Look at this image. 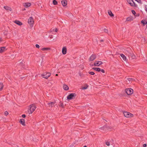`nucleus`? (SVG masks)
Masks as SVG:
<instances>
[{"mask_svg":"<svg viewBox=\"0 0 147 147\" xmlns=\"http://www.w3.org/2000/svg\"><path fill=\"white\" fill-rule=\"evenodd\" d=\"M127 54H128L129 57H130L132 59H134L135 58V56L131 49H129L127 50Z\"/></svg>","mask_w":147,"mask_h":147,"instance_id":"obj_1","label":"nucleus"},{"mask_svg":"<svg viewBox=\"0 0 147 147\" xmlns=\"http://www.w3.org/2000/svg\"><path fill=\"white\" fill-rule=\"evenodd\" d=\"M51 75V73H50L45 72L41 75L42 77L45 79H47Z\"/></svg>","mask_w":147,"mask_h":147,"instance_id":"obj_2","label":"nucleus"},{"mask_svg":"<svg viewBox=\"0 0 147 147\" xmlns=\"http://www.w3.org/2000/svg\"><path fill=\"white\" fill-rule=\"evenodd\" d=\"M36 107L34 104H32L30 106L29 109H28L30 111V114L32 113V112L35 110L36 109Z\"/></svg>","mask_w":147,"mask_h":147,"instance_id":"obj_3","label":"nucleus"},{"mask_svg":"<svg viewBox=\"0 0 147 147\" xmlns=\"http://www.w3.org/2000/svg\"><path fill=\"white\" fill-rule=\"evenodd\" d=\"M76 95L75 93L70 94L67 97V99L68 100H70L74 98H73Z\"/></svg>","mask_w":147,"mask_h":147,"instance_id":"obj_4","label":"nucleus"},{"mask_svg":"<svg viewBox=\"0 0 147 147\" xmlns=\"http://www.w3.org/2000/svg\"><path fill=\"white\" fill-rule=\"evenodd\" d=\"M124 116L126 117H130L133 116V115L130 113L125 112L123 113Z\"/></svg>","mask_w":147,"mask_h":147,"instance_id":"obj_5","label":"nucleus"},{"mask_svg":"<svg viewBox=\"0 0 147 147\" xmlns=\"http://www.w3.org/2000/svg\"><path fill=\"white\" fill-rule=\"evenodd\" d=\"M125 92L128 95H130L133 93V90L131 88L126 89L125 90Z\"/></svg>","mask_w":147,"mask_h":147,"instance_id":"obj_6","label":"nucleus"},{"mask_svg":"<svg viewBox=\"0 0 147 147\" xmlns=\"http://www.w3.org/2000/svg\"><path fill=\"white\" fill-rule=\"evenodd\" d=\"M127 1L131 6L135 7L137 6L133 0H127Z\"/></svg>","mask_w":147,"mask_h":147,"instance_id":"obj_7","label":"nucleus"},{"mask_svg":"<svg viewBox=\"0 0 147 147\" xmlns=\"http://www.w3.org/2000/svg\"><path fill=\"white\" fill-rule=\"evenodd\" d=\"M102 64V62L101 61H95L94 63V66H98Z\"/></svg>","mask_w":147,"mask_h":147,"instance_id":"obj_8","label":"nucleus"},{"mask_svg":"<svg viewBox=\"0 0 147 147\" xmlns=\"http://www.w3.org/2000/svg\"><path fill=\"white\" fill-rule=\"evenodd\" d=\"M96 56L95 54H92L90 57L89 58V60L92 61H93L96 59Z\"/></svg>","mask_w":147,"mask_h":147,"instance_id":"obj_9","label":"nucleus"},{"mask_svg":"<svg viewBox=\"0 0 147 147\" xmlns=\"http://www.w3.org/2000/svg\"><path fill=\"white\" fill-rule=\"evenodd\" d=\"M34 23V20L32 17H30L28 20V23L30 24H33Z\"/></svg>","mask_w":147,"mask_h":147,"instance_id":"obj_10","label":"nucleus"},{"mask_svg":"<svg viewBox=\"0 0 147 147\" xmlns=\"http://www.w3.org/2000/svg\"><path fill=\"white\" fill-rule=\"evenodd\" d=\"M55 103V102H51L50 103H47V106L49 107H52L54 106V104Z\"/></svg>","mask_w":147,"mask_h":147,"instance_id":"obj_11","label":"nucleus"},{"mask_svg":"<svg viewBox=\"0 0 147 147\" xmlns=\"http://www.w3.org/2000/svg\"><path fill=\"white\" fill-rule=\"evenodd\" d=\"M67 49L66 48L64 47L62 49V53L63 55H65L66 53Z\"/></svg>","mask_w":147,"mask_h":147,"instance_id":"obj_12","label":"nucleus"},{"mask_svg":"<svg viewBox=\"0 0 147 147\" xmlns=\"http://www.w3.org/2000/svg\"><path fill=\"white\" fill-rule=\"evenodd\" d=\"M19 122L22 125H25V120L24 119H20Z\"/></svg>","mask_w":147,"mask_h":147,"instance_id":"obj_13","label":"nucleus"},{"mask_svg":"<svg viewBox=\"0 0 147 147\" xmlns=\"http://www.w3.org/2000/svg\"><path fill=\"white\" fill-rule=\"evenodd\" d=\"M14 23H15L16 24H18V25L21 26L22 25V23L20 21L17 20H16L14 21Z\"/></svg>","mask_w":147,"mask_h":147,"instance_id":"obj_14","label":"nucleus"},{"mask_svg":"<svg viewBox=\"0 0 147 147\" xmlns=\"http://www.w3.org/2000/svg\"><path fill=\"white\" fill-rule=\"evenodd\" d=\"M6 50H7V49H6V48L5 47H0V53H2Z\"/></svg>","mask_w":147,"mask_h":147,"instance_id":"obj_15","label":"nucleus"},{"mask_svg":"<svg viewBox=\"0 0 147 147\" xmlns=\"http://www.w3.org/2000/svg\"><path fill=\"white\" fill-rule=\"evenodd\" d=\"M61 3L63 6H65L67 5V2L66 0H63L61 1Z\"/></svg>","mask_w":147,"mask_h":147,"instance_id":"obj_16","label":"nucleus"},{"mask_svg":"<svg viewBox=\"0 0 147 147\" xmlns=\"http://www.w3.org/2000/svg\"><path fill=\"white\" fill-rule=\"evenodd\" d=\"M120 55L122 57L123 60L125 61H126L127 59L126 56L123 54H121Z\"/></svg>","mask_w":147,"mask_h":147,"instance_id":"obj_17","label":"nucleus"},{"mask_svg":"<svg viewBox=\"0 0 147 147\" xmlns=\"http://www.w3.org/2000/svg\"><path fill=\"white\" fill-rule=\"evenodd\" d=\"M100 129L101 130V131H102V132L106 131V125H104L103 127H101Z\"/></svg>","mask_w":147,"mask_h":147,"instance_id":"obj_18","label":"nucleus"},{"mask_svg":"<svg viewBox=\"0 0 147 147\" xmlns=\"http://www.w3.org/2000/svg\"><path fill=\"white\" fill-rule=\"evenodd\" d=\"M31 3H25L24 6L26 7H29L31 5Z\"/></svg>","mask_w":147,"mask_h":147,"instance_id":"obj_19","label":"nucleus"},{"mask_svg":"<svg viewBox=\"0 0 147 147\" xmlns=\"http://www.w3.org/2000/svg\"><path fill=\"white\" fill-rule=\"evenodd\" d=\"M41 49V50H42L43 51H49V50H51V48H49V47L43 48H42Z\"/></svg>","mask_w":147,"mask_h":147,"instance_id":"obj_20","label":"nucleus"},{"mask_svg":"<svg viewBox=\"0 0 147 147\" xmlns=\"http://www.w3.org/2000/svg\"><path fill=\"white\" fill-rule=\"evenodd\" d=\"M141 23L143 24L144 26L146 24L147 25V22L145 20H142L141 21Z\"/></svg>","mask_w":147,"mask_h":147,"instance_id":"obj_21","label":"nucleus"},{"mask_svg":"<svg viewBox=\"0 0 147 147\" xmlns=\"http://www.w3.org/2000/svg\"><path fill=\"white\" fill-rule=\"evenodd\" d=\"M92 69L98 72L100 71L101 70L100 68L98 67H93Z\"/></svg>","mask_w":147,"mask_h":147,"instance_id":"obj_22","label":"nucleus"},{"mask_svg":"<svg viewBox=\"0 0 147 147\" xmlns=\"http://www.w3.org/2000/svg\"><path fill=\"white\" fill-rule=\"evenodd\" d=\"M63 89L65 90H68L69 88L68 86L66 85H63Z\"/></svg>","mask_w":147,"mask_h":147,"instance_id":"obj_23","label":"nucleus"},{"mask_svg":"<svg viewBox=\"0 0 147 147\" xmlns=\"http://www.w3.org/2000/svg\"><path fill=\"white\" fill-rule=\"evenodd\" d=\"M108 13L109 15L111 17H113L114 16L111 11H109Z\"/></svg>","mask_w":147,"mask_h":147,"instance_id":"obj_24","label":"nucleus"},{"mask_svg":"<svg viewBox=\"0 0 147 147\" xmlns=\"http://www.w3.org/2000/svg\"><path fill=\"white\" fill-rule=\"evenodd\" d=\"M4 9L6 10H9L10 11H11V8L9 7L8 6H4Z\"/></svg>","mask_w":147,"mask_h":147,"instance_id":"obj_25","label":"nucleus"},{"mask_svg":"<svg viewBox=\"0 0 147 147\" xmlns=\"http://www.w3.org/2000/svg\"><path fill=\"white\" fill-rule=\"evenodd\" d=\"M3 84L1 82H0V91L2 90L3 88Z\"/></svg>","mask_w":147,"mask_h":147,"instance_id":"obj_26","label":"nucleus"},{"mask_svg":"<svg viewBox=\"0 0 147 147\" xmlns=\"http://www.w3.org/2000/svg\"><path fill=\"white\" fill-rule=\"evenodd\" d=\"M53 3L54 5H57V2L56 0H53Z\"/></svg>","mask_w":147,"mask_h":147,"instance_id":"obj_27","label":"nucleus"},{"mask_svg":"<svg viewBox=\"0 0 147 147\" xmlns=\"http://www.w3.org/2000/svg\"><path fill=\"white\" fill-rule=\"evenodd\" d=\"M126 20L127 21H130L132 20V18L130 17H128L127 18Z\"/></svg>","mask_w":147,"mask_h":147,"instance_id":"obj_28","label":"nucleus"},{"mask_svg":"<svg viewBox=\"0 0 147 147\" xmlns=\"http://www.w3.org/2000/svg\"><path fill=\"white\" fill-rule=\"evenodd\" d=\"M59 106H60V107H61L62 108H64V107L63 104L62 102H61L60 103V104L59 105Z\"/></svg>","mask_w":147,"mask_h":147,"instance_id":"obj_29","label":"nucleus"},{"mask_svg":"<svg viewBox=\"0 0 147 147\" xmlns=\"http://www.w3.org/2000/svg\"><path fill=\"white\" fill-rule=\"evenodd\" d=\"M106 131L107 130H109L111 129L110 127L109 126H107L106 125Z\"/></svg>","mask_w":147,"mask_h":147,"instance_id":"obj_30","label":"nucleus"},{"mask_svg":"<svg viewBox=\"0 0 147 147\" xmlns=\"http://www.w3.org/2000/svg\"><path fill=\"white\" fill-rule=\"evenodd\" d=\"M131 12L135 16H136L135 15V14H136V12L134 10H132L131 11Z\"/></svg>","mask_w":147,"mask_h":147,"instance_id":"obj_31","label":"nucleus"},{"mask_svg":"<svg viewBox=\"0 0 147 147\" xmlns=\"http://www.w3.org/2000/svg\"><path fill=\"white\" fill-rule=\"evenodd\" d=\"M88 87V85H87L86 86L82 88V89L83 90H85Z\"/></svg>","mask_w":147,"mask_h":147,"instance_id":"obj_32","label":"nucleus"},{"mask_svg":"<svg viewBox=\"0 0 147 147\" xmlns=\"http://www.w3.org/2000/svg\"><path fill=\"white\" fill-rule=\"evenodd\" d=\"M88 73L91 75H94L95 74L92 71L89 72Z\"/></svg>","mask_w":147,"mask_h":147,"instance_id":"obj_33","label":"nucleus"},{"mask_svg":"<svg viewBox=\"0 0 147 147\" xmlns=\"http://www.w3.org/2000/svg\"><path fill=\"white\" fill-rule=\"evenodd\" d=\"M8 112L7 111H5L4 112V114L6 116H7L8 114Z\"/></svg>","mask_w":147,"mask_h":147,"instance_id":"obj_34","label":"nucleus"},{"mask_svg":"<svg viewBox=\"0 0 147 147\" xmlns=\"http://www.w3.org/2000/svg\"><path fill=\"white\" fill-rule=\"evenodd\" d=\"M104 32L106 33H107L108 31V30L106 28L104 29Z\"/></svg>","mask_w":147,"mask_h":147,"instance_id":"obj_35","label":"nucleus"},{"mask_svg":"<svg viewBox=\"0 0 147 147\" xmlns=\"http://www.w3.org/2000/svg\"><path fill=\"white\" fill-rule=\"evenodd\" d=\"M106 144L108 146H109L110 145V143L109 142H107L106 143Z\"/></svg>","mask_w":147,"mask_h":147,"instance_id":"obj_36","label":"nucleus"},{"mask_svg":"<svg viewBox=\"0 0 147 147\" xmlns=\"http://www.w3.org/2000/svg\"><path fill=\"white\" fill-rule=\"evenodd\" d=\"M35 46H36V47L37 48H39L40 47L39 45L38 44L36 45Z\"/></svg>","mask_w":147,"mask_h":147,"instance_id":"obj_37","label":"nucleus"},{"mask_svg":"<svg viewBox=\"0 0 147 147\" xmlns=\"http://www.w3.org/2000/svg\"><path fill=\"white\" fill-rule=\"evenodd\" d=\"M137 2L139 3H141V0H135Z\"/></svg>","mask_w":147,"mask_h":147,"instance_id":"obj_38","label":"nucleus"},{"mask_svg":"<svg viewBox=\"0 0 147 147\" xmlns=\"http://www.w3.org/2000/svg\"><path fill=\"white\" fill-rule=\"evenodd\" d=\"M100 71H101L103 73H105V71L103 69H101V70H100Z\"/></svg>","mask_w":147,"mask_h":147,"instance_id":"obj_39","label":"nucleus"},{"mask_svg":"<svg viewBox=\"0 0 147 147\" xmlns=\"http://www.w3.org/2000/svg\"><path fill=\"white\" fill-rule=\"evenodd\" d=\"M26 117V115L25 114H23L22 115V117L23 118H25Z\"/></svg>","mask_w":147,"mask_h":147,"instance_id":"obj_40","label":"nucleus"},{"mask_svg":"<svg viewBox=\"0 0 147 147\" xmlns=\"http://www.w3.org/2000/svg\"><path fill=\"white\" fill-rule=\"evenodd\" d=\"M147 145L146 144H144L143 145V147H146V146Z\"/></svg>","mask_w":147,"mask_h":147,"instance_id":"obj_41","label":"nucleus"},{"mask_svg":"<svg viewBox=\"0 0 147 147\" xmlns=\"http://www.w3.org/2000/svg\"><path fill=\"white\" fill-rule=\"evenodd\" d=\"M146 8V10L147 11V5H146L145 6Z\"/></svg>","mask_w":147,"mask_h":147,"instance_id":"obj_42","label":"nucleus"},{"mask_svg":"<svg viewBox=\"0 0 147 147\" xmlns=\"http://www.w3.org/2000/svg\"><path fill=\"white\" fill-rule=\"evenodd\" d=\"M58 31V29L57 28H55V31L56 32H57Z\"/></svg>","mask_w":147,"mask_h":147,"instance_id":"obj_43","label":"nucleus"},{"mask_svg":"<svg viewBox=\"0 0 147 147\" xmlns=\"http://www.w3.org/2000/svg\"><path fill=\"white\" fill-rule=\"evenodd\" d=\"M100 42H103V41H104V40H102V39H101V40H100Z\"/></svg>","mask_w":147,"mask_h":147,"instance_id":"obj_44","label":"nucleus"},{"mask_svg":"<svg viewBox=\"0 0 147 147\" xmlns=\"http://www.w3.org/2000/svg\"><path fill=\"white\" fill-rule=\"evenodd\" d=\"M2 40L1 38L0 37V41Z\"/></svg>","mask_w":147,"mask_h":147,"instance_id":"obj_45","label":"nucleus"},{"mask_svg":"<svg viewBox=\"0 0 147 147\" xmlns=\"http://www.w3.org/2000/svg\"><path fill=\"white\" fill-rule=\"evenodd\" d=\"M55 76H58V74H56L55 75Z\"/></svg>","mask_w":147,"mask_h":147,"instance_id":"obj_46","label":"nucleus"},{"mask_svg":"<svg viewBox=\"0 0 147 147\" xmlns=\"http://www.w3.org/2000/svg\"><path fill=\"white\" fill-rule=\"evenodd\" d=\"M79 74L80 76H81V74L80 73H79Z\"/></svg>","mask_w":147,"mask_h":147,"instance_id":"obj_47","label":"nucleus"},{"mask_svg":"<svg viewBox=\"0 0 147 147\" xmlns=\"http://www.w3.org/2000/svg\"><path fill=\"white\" fill-rule=\"evenodd\" d=\"M83 147H87L86 146H85Z\"/></svg>","mask_w":147,"mask_h":147,"instance_id":"obj_48","label":"nucleus"},{"mask_svg":"<svg viewBox=\"0 0 147 147\" xmlns=\"http://www.w3.org/2000/svg\"><path fill=\"white\" fill-rule=\"evenodd\" d=\"M146 28H147V25H146Z\"/></svg>","mask_w":147,"mask_h":147,"instance_id":"obj_49","label":"nucleus"},{"mask_svg":"<svg viewBox=\"0 0 147 147\" xmlns=\"http://www.w3.org/2000/svg\"><path fill=\"white\" fill-rule=\"evenodd\" d=\"M128 80L129 81L130 80V79H128Z\"/></svg>","mask_w":147,"mask_h":147,"instance_id":"obj_50","label":"nucleus"},{"mask_svg":"<svg viewBox=\"0 0 147 147\" xmlns=\"http://www.w3.org/2000/svg\"><path fill=\"white\" fill-rule=\"evenodd\" d=\"M128 79H130V78H128Z\"/></svg>","mask_w":147,"mask_h":147,"instance_id":"obj_51","label":"nucleus"}]
</instances>
